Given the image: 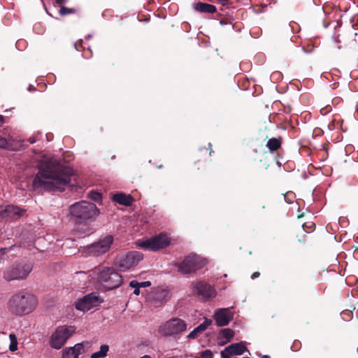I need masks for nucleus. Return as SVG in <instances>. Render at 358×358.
I'll return each instance as SVG.
<instances>
[{
  "mask_svg": "<svg viewBox=\"0 0 358 358\" xmlns=\"http://www.w3.org/2000/svg\"><path fill=\"white\" fill-rule=\"evenodd\" d=\"M33 187H44L59 192L64 191L66 187L75 191L82 189L73 169L56 162H50L41 167L33 180Z\"/></svg>",
  "mask_w": 358,
  "mask_h": 358,
  "instance_id": "f257e3e1",
  "label": "nucleus"
},
{
  "mask_svg": "<svg viewBox=\"0 0 358 358\" xmlns=\"http://www.w3.org/2000/svg\"><path fill=\"white\" fill-rule=\"evenodd\" d=\"M37 305L38 299L34 294L22 290L10 297L7 308L12 314L22 316L32 313Z\"/></svg>",
  "mask_w": 358,
  "mask_h": 358,
  "instance_id": "f03ea898",
  "label": "nucleus"
},
{
  "mask_svg": "<svg viewBox=\"0 0 358 358\" xmlns=\"http://www.w3.org/2000/svg\"><path fill=\"white\" fill-rule=\"evenodd\" d=\"M99 214V210L94 203H74L69 206L67 216L69 220L81 224L95 219Z\"/></svg>",
  "mask_w": 358,
  "mask_h": 358,
  "instance_id": "7ed1b4c3",
  "label": "nucleus"
},
{
  "mask_svg": "<svg viewBox=\"0 0 358 358\" xmlns=\"http://www.w3.org/2000/svg\"><path fill=\"white\" fill-rule=\"evenodd\" d=\"M33 266L31 263H15L6 268L3 271V279L6 281L24 280L31 272Z\"/></svg>",
  "mask_w": 358,
  "mask_h": 358,
  "instance_id": "20e7f679",
  "label": "nucleus"
},
{
  "mask_svg": "<svg viewBox=\"0 0 358 358\" xmlns=\"http://www.w3.org/2000/svg\"><path fill=\"white\" fill-rule=\"evenodd\" d=\"M171 237L166 233H160L145 240H139L136 244L139 248L153 252L167 248L171 243Z\"/></svg>",
  "mask_w": 358,
  "mask_h": 358,
  "instance_id": "39448f33",
  "label": "nucleus"
},
{
  "mask_svg": "<svg viewBox=\"0 0 358 358\" xmlns=\"http://www.w3.org/2000/svg\"><path fill=\"white\" fill-rule=\"evenodd\" d=\"M75 331L76 328L73 326L62 325L58 327L50 336V347L56 350L61 349Z\"/></svg>",
  "mask_w": 358,
  "mask_h": 358,
  "instance_id": "423d86ee",
  "label": "nucleus"
},
{
  "mask_svg": "<svg viewBox=\"0 0 358 358\" xmlns=\"http://www.w3.org/2000/svg\"><path fill=\"white\" fill-rule=\"evenodd\" d=\"M187 327V323L184 320L173 317L162 323L159 326V332L164 336H171L185 331Z\"/></svg>",
  "mask_w": 358,
  "mask_h": 358,
  "instance_id": "0eeeda50",
  "label": "nucleus"
},
{
  "mask_svg": "<svg viewBox=\"0 0 358 358\" xmlns=\"http://www.w3.org/2000/svg\"><path fill=\"white\" fill-rule=\"evenodd\" d=\"M206 264V259L196 255H190L178 266V270L182 273H189L200 269Z\"/></svg>",
  "mask_w": 358,
  "mask_h": 358,
  "instance_id": "6e6552de",
  "label": "nucleus"
},
{
  "mask_svg": "<svg viewBox=\"0 0 358 358\" xmlns=\"http://www.w3.org/2000/svg\"><path fill=\"white\" fill-rule=\"evenodd\" d=\"M142 259L141 253L131 251L117 258L115 264L120 271L124 272L136 266Z\"/></svg>",
  "mask_w": 358,
  "mask_h": 358,
  "instance_id": "1a4fd4ad",
  "label": "nucleus"
},
{
  "mask_svg": "<svg viewBox=\"0 0 358 358\" xmlns=\"http://www.w3.org/2000/svg\"><path fill=\"white\" fill-rule=\"evenodd\" d=\"M99 280L105 284L108 289H115L119 287L122 282V276L111 268H104L99 275Z\"/></svg>",
  "mask_w": 358,
  "mask_h": 358,
  "instance_id": "9d476101",
  "label": "nucleus"
},
{
  "mask_svg": "<svg viewBox=\"0 0 358 358\" xmlns=\"http://www.w3.org/2000/svg\"><path fill=\"white\" fill-rule=\"evenodd\" d=\"M191 289L194 294L204 300H208L216 296L215 289L202 281L192 282Z\"/></svg>",
  "mask_w": 358,
  "mask_h": 358,
  "instance_id": "9b49d317",
  "label": "nucleus"
},
{
  "mask_svg": "<svg viewBox=\"0 0 358 358\" xmlns=\"http://www.w3.org/2000/svg\"><path fill=\"white\" fill-rule=\"evenodd\" d=\"M101 300L97 293H91L79 299L76 302V308L83 312H87L90 309L99 306Z\"/></svg>",
  "mask_w": 358,
  "mask_h": 358,
  "instance_id": "f8f14e48",
  "label": "nucleus"
},
{
  "mask_svg": "<svg viewBox=\"0 0 358 358\" xmlns=\"http://www.w3.org/2000/svg\"><path fill=\"white\" fill-rule=\"evenodd\" d=\"M113 241V238L110 235H107L99 241L92 243L88 246L87 253L90 255L99 256L106 252L110 248Z\"/></svg>",
  "mask_w": 358,
  "mask_h": 358,
  "instance_id": "ddd939ff",
  "label": "nucleus"
},
{
  "mask_svg": "<svg viewBox=\"0 0 358 358\" xmlns=\"http://www.w3.org/2000/svg\"><path fill=\"white\" fill-rule=\"evenodd\" d=\"M24 213V210L17 206L9 204L0 210V217L11 221L20 218Z\"/></svg>",
  "mask_w": 358,
  "mask_h": 358,
  "instance_id": "4468645a",
  "label": "nucleus"
},
{
  "mask_svg": "<svg viewBox=\"0 0 358 358\" xmlns=\"http://www.w3.org/2000/svg\"><path fill=\"white\" fill-rule=\"evenodd\" d=\"M234 314L229 308H219L214 313V319L218 327L227 325L232 320Z\"/></svg>",
  "mask_w": 358,
  "mask_h": 358,
  "instance_id": "2eb2a0df",
  "label": "nucleus"
},
{
  "mask_svg": "<svg viewBox=\"0 0 358 358\" xmlns=\"http://www.w3.org/2000/svg\"><path fill=\"white\" fill-rule=\"evenodd\" d=\"M224 350V352H226L230 357L233 355H241L245 352L248 351L243 342L231 344L226 347Z\"/></svg>",
  "mask_w": 358,
  "mask_h": 358,
  "instance_id": "dca6fc26",
  "label": "nucleus"
},
{
  "mask_svg": "<svg viewBox=\"0 0 358 358\" xmlns=\"http://www.w3.org/2000/svg\"><path fill=\"white\" fill-rule=\"evenodd\" d=\"M83 351V345L80 343H78L73 347L65 348L62 352V358H78L79 355Z\"/></svg>",
  "mask_w": 358,
  "mask_h": 358,
  "instance_id": "f3484780",
  "label": "nucleus"
},
{
  "mask_svg": "<svg viewBox=\"0 0 358 358\" xmlns=\"http://www.w3.org/2000/svg\"><path fill=\"white\" fill-rule=\"evenodd\" d=\"M234 336V332L230 329H222L217 336V344L224 345L229 343Z\"/></svg>",
  "mask_w": 358,
  "mask_h": 358,
  "instance_id": "a211bd4d",
  "label": "nucleus"
},
{
  "mask_svg": "<svg viewBox=\"0 0 358 358\" xmlns=\"http://www.w3.org/2000/svg\"><path fill=\"white\" fill-rule=\"evenodd\" d=\"M194 8L198 12L205 13H214L217 10L215 6L203 2L194 3Z\"/></svg>",
  "mask_w": 358,
  "mask_h": 358,
  "instance_id": "6ab92c4d",
  "label": "nucleus"
},
{
  "mask_svg": "<svg viewBox=\"0 0 358 358\" xmlns=\"http://www.w3.org/2000/svg\"><path fill=\"white\" fill-rule=\"evenodd\" d=\"M140 198H137L132 194H127L123 192H118L112 194V201H137Z\"/></svg>",
  "mask_w": 358,
  "mask_h": 358,
  "instance_id": "aec40b11",
  "label": "nucleus"
},
{
  "mask_svg": "<svg viewBox=\"0 0 358 358\" xmlns=\"http://www.w3.org/2000/svg\"><path fill=\"white\" fill-rule=\"evenodd\" d=\"M282 143V139L280 136L278 138H271L268 141L266 146L271 152H274L281 148Z\"/></svg>",
  "mask_w": 358,
  "mask_h": 358,
  "instance_id": "412c9836",
  "label": "nucleus"
},
{
  "mask_svg": "<svg viewBox=\"0 0 358 358\" xmlns=\"http://www.w3.org/2000/svg\"><path fill=\"white\" fill-rule=\"evenodd\" d=\"M109 347L107 345H102L99 351L94 352L91 355V358H103L107 356Z\"/></svg>",
  "mask_w": 358,
  "mask_h": 358,
  "instance_id": "4be33fe9",
  "label": "nucleus"
},
{
  "mask_svg": "<svg viewBox=\"0 0 358 358\" xmlns=\"http://www.w3.org/2000/svg\"><path fill=\"white\" fill-rule=\"evenodd\" d=\"M213 152V150L212 148V144L210 143H209L208 144V147H203V148H199L197 152L196 153L195 157H196V158H199L203 154L210 155ZM198 161H199V159H198Z\"/></svg>",
  "mask_w": 358,
  "mask_h": 358,
  "instance_id": "5701e85b",
  "label": "nucleus"
},
{
  "mask_svg": "<svg viewBox=\"0 0 358 358\" xmlns=\"http://www.w3.org/2000/svg\"><path fill=\"white\" fill-rule=\"evenodd\" d=\"M10 345L9 350L11 352H15L17 350V338L14 334H9Z\"/></svg>",
  "mask_w": 358,
  "mask_h": 358,
  "instance_id": "b1692460",
  "label": "nucleus"
},
{
  "mask_svg": "<svg viewBox=\"0 0 358 358\" xmlns=\"http://www.w3.org/2000/svg\"><path fill=\"white\" fill-rule=\"evenodd\" d=\"M89 197L93 201H101L103 199L102 194L94 190L89 192Z\"/></svg>",
  "mask_w": 358,
  "mask_h": 358,
  "instance_id": "393cba45",
  "label": "nucleus"
},
{
  "mask_svg": "<svg viewBox=\"0 0 358 358\" xmlns=\"http://www.w3.org/2000/svg\"><path fill=\"white\" fill-rule=\"evenodd\" d=\"M169 292L165 289H161L156 292L155 297L157 299L162 301L165 300L169 296Z\"/></svg>",
  "mask_w": 358,
  "mask_h": 358,
  "instance_id": "a878e982",
  "label": "nucleus"
},
{
  "mask_svg": "<svg viewBox=\"0 0 358 358\" xmlns=\"http://www.w3.org/2000/svg\"><path fill=\"white\" fill-rule=\"evenodd\" d=\"M150 285H151V282L150 281H144V282H138L136 280H131L129 282V286L130 287H138V286H139L140 288L141 287H150Z\"/></svg>",
  "mask_w": 358,
  "mask_h": 358,
  "instance_id": "bb28decb",
  "label": "nucleus"
},
{
  "mask_svg": "<svg viewBox=\"0 0 358 358\" xmlns=\"http://www.w3.org/2000/svg\"><path fill=\"white\" fill-rule=\"evenodd\" d=\"M75 13H76V9L65 7V6H62L59 10V15H62V16L69 15V14H73Z\"/></svg>",
  "mask_w": 358,
  "mask_h": 358,
  "instance_id": "cd10ccee",
  "label": "nucleus"
},
{
  "mask_svg": "<svg viewBox=\"0 0 358 358\" xmlns=\"http://www.w3.org/2000/svg\"><path fill=\"white\" fill-rule=\"evenodd\" d=\"M201 358H213V354L210 350H206L201 353Z\"/></svg>",
  "mask_w": 358,
  "mask_h": 358,
  "instance_id": "c85d7f7f",
  "label": "nucleus"
},
{
  "mask_svg": "<svg viewBox=\"0 0 358 358\" xmlns=\"http://www.w3.org/2000/svg\"><path fill=\"white\" fill-rule=\"evenodd\" d=\"M201 331L199 330L198 327H196L193 331H192L187 336L189 338H195L199 333Z\"/></svg>",
  "mask_w": 358,
  "mask_h": 358,
  "instance_id": "c756f323",
  "label": "nucleus"
},
{
  "mask_svg": "<svg viewBox=\"0 0 358 358\" xmlns=\"http://www.w3.org/2000/svg\"><path fill=\"white\" fill-rule=\"evenodd\" d=\"M295 194L292 192H288L285 194H284V199L285 201H292V199L294 198Z\"/></svg>",
  "mask_w": 358,
  "mask_h": 358,
  "instance_id": "7c9ffc66",
  "label": "nucleus"
},
{
  "mask_svg": "<svg viewBox=\"0 0 358 358\" xmlns=\"http://www.w3.org/2000/svg\"><path fill=\"white\" fill-rule=\"evenodd\" d=\"M8 145L7 139L0 136V148L5 149L8 147Z\"/></svg>",
  "mask_w": 358,
  "mask_h": 358,
  "instance_id": "2f4dec72",
  "label": "nucleus"
},
{
  "mask_svg": "<svg viewBox=\"0 0 358 358\" xmlns=\"http://www.w3.org/2000/svg\"><path fill=\"white\" fill-rule=\"evenodd\" d=\"M132 288H134V294L136 296H138L140 294V287H131Z\"/></svg>",
  "mask_w": 358,
  "mask_h": 358,
  "instance_id": "473e14b6",
  "label": "nucleus"
},
{
  "mask_svg": "<svg viewBox=\"0 0 358 358\" xmlns=\"http://www.w3.org/2000/svg\"><path fill=\"white\" fill-rule=\"evenodd\" d=\"M217 1L219 3H221L222 6H227L228 4V3L229 2V0H217Z\"/></svg>",
  "mask_w": 358,
  "mask_h": 358,
  "instance_id": "72a5a7b5",
  "label": "nucleus"
},
{
  "mask_svg": "<svg viewBox=\"0 0 358 358\" xmlns=\"http://www.w3.org/2000/svg\"><path fill=\"white\" fill-rule=\"evenodd\" d=\"M220 355L222 358H229L230 357L226 352H224V350L221 351Z\"/></svg>",
  "mask_w": 358,
  "mask_h": 358,
  "instance_id": "f704fd0d",
  "label": "nucleus"
},
{
  "mask_svg": "<svg viewBox=\"0 0 358 358\" xmlns=\"http://www.w3.org/2000/svg\"><path fill=\"white\" fill-rule=\"evenodd\" d=\"M197 327L199 329V330L201 332L203 331L204 330H206L207 328V327H206V325L203 323L199 324Z\"/></svg>",
  "mask_w": 358,
  "mask_h": 358,
  "instance_id": "c9c22d12",
  "label": "nucleus"
},
{
  "mask_svg": "<svg viewBox=\"0 0 358 358\" xmlns=\"http://www.w3.org/2000/svg\"><path fill=\"white\" fill-rule=\"evenodd\" d=\"M203 323L206 325V327H208V326H210L211 324L212 321L206 318L205 321Z\"/></svg>",
  "mask_w": 358,
  "mask_h": 358,
  "instance_id": "e433bc0d",
  "label": "nucleus"
},
{
  "mask_svg": "<svg viewBox=\"0 0 358 358\" xmlns=\"http://www.w3.org/2000/svg\"><path fill=\"white\" fill-rule=\"evenodd\" d=\"M313 227H314V224L311 223L310 225L307 226V224H303V227L306 230V227H308L310 229H312Z\"/></svg>",
  "mask_w": 358,
  "mask_h": 358,
  "instance_id": "4c0bfd02",
  "label": "nucleus"
},
{
  "mask_svg": "<svg viewBox=\"0 0 358 358\" xmlns=\"http://www.w3.org/2000/svg\"><path fill=\"white\" fill-rule=\"evenodd\" d=\"M259 272H255V273L252 275L251 278H252V279H255V278H257V277H259Z\"/></svg>",
  "mask_w": 358,
  "mask_h": 358,
  "instance_id": "58836bf2",
  "label": "nucleus"
},
{
  "mask_svg": "<svg viewBox=\"0 0 358 358\" xmlns=\"http://www.w3.org/2000/svg\"><path fill=\"white\" fill-rule=\"evenodd\" d=\"M4 122V117L2 115H0V124H3Z\"/></svg>",
  "mask_w": 358,
  "mask_h": 358,
  "instance_id": "ea45409f",
  "label": "nucleus"
},
{
  "mask_svg": "<svg viewBox=\"0 0 358 358\" xmlns=\"http://www.w3.org/2000/svg\"><path fill=\"white\" fill-rule=\"evenodd\" d=\"M57 3L62 4L64 2V0H55Z\"/></svg>",
  "mask_w": 358,
  "mask_h": 358,
  "instance_id": "a19ab883",
  "label": "nucleus"
},
{
  "mask_svg": "<svg viewBox=\"0 0 358 358\" xmlns=\"http://www.w3.org/2000/svg\"><path fill=\"white\" fill-rule=\"evenodd\" d=\"M29 141L30 143H34L36 141L34 138H29Z\"/></svg>",
  "mask_w": 358,
  "mask_h": 358,
  "instance_id": "79ce46f5",
  "label": "nucleus"
},
{
  "mask_svg": "<svg viewBox=\"0 0 358 358\" xmlns=\"http://www.w3.org/2000/svg\"><path fill=\"white\" fill-rule=\"evenodd\" d=\"M122 204H124L127 206H130L131 205L132 203H129V202H127V203H121Z\"/></svg>",
  "mask_w": 358,
  "mask_h": 358,
  "instance_id": "37998d69",
  "label": "nucleus"
},
{
  "mask_svg": "<svg viewBox=\"0 0 358 358\" xmlns=\"http://www.w3.org/2000/svg\"><path fill=\"white\" fill-rule=\"evenodd\" d=\"M32 89L35 90V88L33 86L30 85L28 90L31 91Z\"/></svg>",
  "mask_w": 358,
  "mask_h": 358,
  "instance_id": "c03bdc74",
  "label": "nucleus"
},
{
  "mask_svg": "<svg viewBox=\"0 0 358 358\" xmlns=\"http://www.w3.org/2000/svg\"><path fill=\"white\" fill-rule=\"evenodd\" d=\"M262 358H270V357L268 355H263Z\"/></svg>",
  "mask_w": 358,
  "mask_h": 358,
  "instance_id": "a18cd8bd",
  "label": "nucleus"
},
{
  "mask_svg": "<svg viewBox=\"0 0 358 358\" xmlns=\"http://www.w3.org/2000/svg\"><path fill=\"white\" fill-rule=\"evenodd\" d=\"M302 216H303V215H299L298 217L299 218V217H301Z\"/></svg>",
  "mask_w": 358,
  "mask_h": 358,
  "instance_id": "49530a36",
  "label": "nucleus"
},
{
  "mask_svg": "<svg viewBox=\"0 0 358 358\" xmlns=\"http://www.w3.org/2000/svg\"><path fill=\"white\" fill-rule=\"evenodd\" d=\"M244 358H249V357H244Z\"/></svg>",
  "mask_w": 358,
  "mask_h": 358,
  "instance_id": "de8ad7c7",
  "label": "nucleus"
}]
</instances>
